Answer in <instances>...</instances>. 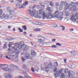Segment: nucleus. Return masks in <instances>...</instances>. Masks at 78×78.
<instances>
[{
  "mask_svg": "<svg viewBox=\"0 0 78 78\" xmlns=\"http://www.w3.org/2000/svg\"><path fill=\"white\" fill-rule=\"evenodd\" d=\"M56 45H58L59 46H61V44L58 43H57L56 44Z\"/></svg>",
  "mask_w": 78,
  "mask_h": 78,
  "instance_id": "obj_42",
  "label": "nucleus"
},
{
  "mask_svg": "<svg viewBox=\"0 0 78 78\" xmlns=\"http://www.w3.org/2000/svg\"><path fill=\"white\" fill-rule=\"evenodd\" d=\"M9 66L11 68H12V69H13L14 70H19V67L13 64H10Z\"/></svg>",
  "mask_w": 78,
  "mask_h": 78,
  "instance_id": "obj_10",
  "label": "nucleus"
},
{
  "mask_svg": "<svg viewBox=\"0 0 78 78\" xmlns=\"http://www.w3.org/2000/svg\"><path fill=\"white\" fill-rule=\"evenodd\" d=\"M31 52V55H33V56H34V55L36 53H35V51H34V50H32Z\"/></svg>",
  "mask_w": 78,
  "mask_h": 78,
  "instance_id": "obj_19",
  "label": "nucleus"
},
{
  "mask_svg": "<svg viewBox=\"0 0 78 78\" xmlns=\"http://www.w3.org/2000/svg\"><path fill=\"white\" fill-rule=\"evenodd\" d=\"M56 70H57V68H55L54 69V72H56Z\"/></svg>",
  "mask_w": 78,
  "mask_h": 78,
  "instance_id": "obj_50",
  "label": "nucleus"
},
{
  "mask_svg": "<svg viewBox=\"0 0 78 78\" xmlns=\"http://www.w3.org/2000/svg\"><path fill=\"white\" fill-rule=\"evenodd\" d=\"M7 11H9L10 10V7H8L7 8Z\"/></svg>",
  "mask_w": 78,
  "mask_h": 78,
  "instance_id": "obj_39",
  "label": "nucleus"
},
{
  "mask_svg": "<svg viewBox=\"0 0 78 78\" xmlns=\"http://www.w3.org/2000/svg\"><path fill=\"white\" fill-rule=\"evenodd\" d=\"M23 69L25 70L26 72H30V70H29V69L27 68H23Z\"/></svg>",
  "mask_w": 78,
  "mask_h": 78,
  "instance_id": "obj_25",
  "label": "nucleus"
},
{
  "mask_svg": "<svg viewBox=\"0 0 78 78\" xmlns=\"http://www.w3.org/2000/svg\"><path fill=\"white\" fill-rule=\"evenodd\" d=\"M74 4H75L74 2L73 5V7H72V9H73V10H75V9L76 8V6L75 5H74Z\"/></svg>",
  "mask_w": 78,
  "mask_h": 78,
  "instance_id": "obj_20",
  "label": "nucleus"
},
{
  "mask_svg": "<svg viewBox=\"0 0 78 78\" xmlns=\"http://www.w3.org/2000/svg\"><path fill=\"white\" fill-rule=\"evenodd\" d=\"M34 31H41V29H34Z\"/></svg>",
  "mask_w": 78,
  "mask_h": 78,
  "instance_id": "obj_31",
  "label": "nucleus"
},
{
  "mask_svg": "<svg viewBox=\"0 0 78 78\" xmlns=\"http://www.w3.org/2000/svg\"><path fill=\"white\" fill-rule=\"evenodd\" d=\"M61 27H62V30H65V27L62 26V25H61L60 26Z\"/></svg>",
  "mask_w": 78,
  "mask_h": 78,
  "instance_id": "obj_38",
  "label": "nucleus"
},
{
  "mask_svg": "<svg viewBox=\"0 0 78 78\" xmlns=\"http://www.w3.org/2000/svg\"><path fill=\"white\" fill-rule=\"evenodd\" d=\"M31 44L32 45H34V44H33L32 43H31Z\"/></svg>",
  "mask_w": 78,
  "mask_h": 78,
  "instance_id": "obj_61",
  "label": "nucleus"
},
{
  "mask_svg": "<svg viewBox=\"0 0 78 78\" xmlns=\"http://www.w3.org/2000/svg\"><path fill=\"white\" fill-rule=\"evenodd\" d=\"M22 67L23 68V69H25V68H27V66L25 65H23L22 66Z\"/></svg>",
  "mask_w": 78,
  "mask_h": 78,
  "instance_id": "obj_35",
  "label": "nucleus"
},
{
  "mask_svg": "<svg viewBox=\"0 0 78 78\" xmlns=\"http://www.w3.org/2000/svg\"><path fill=\"white\" fill-rule=\"evenodd\" d=\"M13 31H16V30H15V28H13Z\"/></svg>",
  "mask_w": 78,
  "mask_h": 78,
  "instance_id": "obj_58",
  "label": "nucleus"
},
{
  "mask_svg": "<svg viewBox=\"0 0 78 78\" xmlns=\"http://www.w3.org/2000/svg\"><path fill=\"white\" fill-rule=\"evenodd\" d=\"M64 61L65 62V63H67L66 61H67V58H64Z\"/></svg>",
  "mask_w": 78,
  "mask_h": 78,
  "instance_id": "obj_46",
  "label": "nucleus"
},
{
  "mask_svg": "<svg viewBox=\"0 0 78 78\" xmlns=\"http://www.w3.org/2000/svg\"><path fill=\"white\" fill-rule=\"evenodd\" d=\"M23 34H25V35H26V34H27L26 32H23Z\"/></svg>",
  "mask_w": 78,
  "mask_h": 78,
  "instance_id": "obj_54",
  "label": "nucleus"
},
{
  "mask_svg": "<svg viewBox=\"0 0 78 78\" xmlns=\"http://www.w3.org/2000/svg\"><path fill=\"white\" fill-rule=\"evenodd\" d=\"M15 58H16V57H15Z\"/></svg>",
  "mask_w": 78,
  "mask_h": 78,
  "instance_id": "obj_64",
  "label": "nucleus"
},
{
  "mask_svg": "<svg viewBox=\"0 0 78 78\" xmlns=\"http://www.w3.org/2000/svg\"><path fill=\"white\" fill-rule=\"evenodd\" d=\"M9 12H10L9 13L10 14H12L11 13H12L13 12H14V10H11L9 11Z\"/></svg>",
  "mask_w": 78,
  "mask_h": 78,
  "instance_id": "obj_36",
  "label": "nucleus"
},
{
  "mask_svg": "<svg viewBox=\"0 0 78 78\" xmlns=\"http://www.w3.org/2000/svg\"><path fill=\"white\" fill-rule=\"evenodd\" d=\"M42 40H43V39H39V41H40V42H42V41H43Z\"/></svg>",
  "mask_w": 78,
  "mask_h": 78,
  "instance_id": "obj_48",
  "label": "nucleus"
},
{
  "mask_svg": "<svg viewBox=\"0 0 78 78\" xmlns=\"http://www.w3.org/2000/svg\"><path fill=\"white\" fill-rule=\"evenodd\" d=\"M21 60L22 62H25V59L23 57H21Z\"/></svg>",
  "mask_w": 78,
  "mask_h": 78,
  "instance_id": "obj_33",
  "label": "nucleus"
},
{
  "mask_svg": "<svg viewBox=\"0 0 78 78\" xmlns=\"http://www.w3.org/2000/svg\"><path fill=\"white\" fill-rule=\"evenodd\" d=\"M68 72H69V70H68V69H66L65 70V71H64L65 73L66 74L67 73H68Z\"/></svg>",
  "mask_w": 78,
  "mask_h": 78,
  "instance_id": "obj_28",
  "label": "nucleus"
},
{
  "mask_svg": "<svg viewBox=\"0 0 78 78\" xmlns=\"http://www.w3.org/2000/svg\"><path fill=\"white\" fill-rule=\"evenodd\" d=\"M26 6H27L28 4V1H26L23 3Z\"/></svg>",
  "mask_w": 78,
  "mask_h": 78,
  "instance_id": "obj_27",
  "label": "nucleus"
},
{
  "mask_svg": "<svg viewBox=\"0 0 78 78\" xmlns=\"http://www.w3.org/2000/svg\"><path fill=\"white\" fill-rule=\"evenodd\" d=\"M62 70H60L59 73H55V75L54 76L55 78H57L59 74H60V73H61V75L60 76V78H65V76L64 75V73H62Z\"/></svg>",
  "mask_w": 78,
  "mask_h": 78,
  "instance_id": "obj_5",
  "label": "nucleus"
},
{
  "mask_svg": "<svg viewBox=\"0 0 78 78\" xmlns=\"http://www.w3.org/2000/svg\"><path fill=\"white\" fill-rule=\"evenodd\" d=\"M9 47H10L8 49L9 54H12L11 56L12 58L14 57H18V55L19 53V51L17 49H20L22 48V45L20 44H13L12 42H10L9 44Z\"/></svg>",
  "mask_w": 78,
  "mask_h": 78,
  "instance_id": "obj_1",
  "label": "nucleus"
},
{
  "mask_svg": "<svg viewBox=\"0 0 78 78\" xmlns=\"http://www.w3.org/2000/svg\"><path fill=\"white\" fill-rule=\"evenodd\" d=\"M4 76L5 78H11V75H9L8 74V73H5L4 74Z\"/></svg>",
  "mask_w": 78,
  "mask_h": 78,
  "instance_id": "obj_12",
  "label": "nucleus"
},
{
  "mask_svg": "<svg viewBox=\"0 0 78 78\" xmlns=\"http://www.w3.org/2000/svg\"><path fill=\"white\" fill-rule=\"evenodd\" d=\"M30 43L31 44L32 43V42H30Z\"/></svg>",
  "mask_w": 78,
  "mask_h": 78,
  "instance_id": "obj_63",
  "label": "nucleus"
},
{
  "mask_svg": "<svg viewBox=\"0 0 78 78\" xmlns=\"http://www.w3.org/2000/svg\"><path fill=\"white\" fill-rule=\"evenodd\" d=\"M70 31H73V29H71V30H70Z\"/></svg>",
  "mask_w": 78,
  "mask_h": 78,
  "instance_id": "obj_60",
  "label": "nucleus"
},
{
  "mask_svg": "<svg viewBox=\"0 0 78 78\" xmlns=\"http://www.w3.org/2000/svg\"><path fill=\"white\" fill-rule=\"evenodd\" d=\"M70 20L73 22L76 21L78 22V14L76 13L75 15H73L70 18Z\"/></svg>",
  "mask_w": 78,
  "mask_h": 78,
  "instance_id": "obj_4",
  "label": "nucleus"
},
{
  "mask_svg": "<svg viewBox=\"0 0 78 78\" xmlns=\"http://www.w3.org/2000/svg\"><path fill=\"white\" fill-rule=\"evenodd\" d=\"M13 1H14V0H11L10 1V2H11V3H12V2H13Z\"/></svg>",
  "mask_w": 78,
  "mask_h": 78,
  "instance_id": "obj_56",
  "label": "nucleus"
},
{
  "mask_svg": "<svg viewBox=\"0 0 78 78\" xmlns=\"http://www.w3.org/2000/svg\"><path fill=\"white\" fill-rule=\"evenodd\" d=\"M50 5H51V6H53V3H51V2H50Z\"/></svg>",
  "mask_w": 78,
  "mask_h": 78,
  "instance_id": "obj_49",
  "label": "nucleus"
},
{
  "mask_svg": "<svg viewBox=\"0 0 78 78\" xmlns=\"http://www.w3.org/2000/svg\"><path fill=\"white\" fill-rule=\"evenodd\" d=\"M2 70H4V71H5V72H11V69L8 67L3 68Z\"/></svg>",
  "mask_w": 78,
  "mask_h": 78,
  "instance_id": "obj_11",
  "label": "nucleus"
},
{
  "mask_svg": "<svg viewBox=\"0 0 78 78\" xmlns=\"http://www.w3.org/2000/svg\"><path fill=\"white\" fill-rule=\"evenodd\" d=\"M3 56V55L1 54H0V58L1 57H2Z\"/></svg>",
  "mask_w": 78,
  "mask_h": 78,
  "instance_id": "obj_55",
  "label": "nucleus"
},
{
  "mask_svg": "<svg viewBox=\"0 0 78 78\" xmlns=\"http://www.w3.org/2000/svg\"><path fill=\"white\" fill-rule=\"evenodd\" d=\"M31 70L33 72H34V68H32L31 69Z\"/></svg>",
  "mask_w": 78,
  "mask_h": 78,
  "instance_id": "obj_47",
  "label": "nucleus"
},
{
  "mask_svg": "<svg viewBox=\"0 0 78 78\" xmlns=\"http://www.w3.org/2000/svg\"><path fill=\"white\" fill-rule=\"evenodd\" d=\"M58 65V62H55L54 64V67H57Z\"/></svg>",
  "mask_w": 78,
  "mask_h": 78,
  "instance_id": "obj_23",
  "label": "nucleus"
},
{
  "mask_svg": "<svg viewBox=\"0 0 78 78\" xmlns=\"http://www.w3.org/2000/svg\"><path fill=\"white\" fill-rule=\"evenodd\" d=\"M27 12L29 14H30V16L31 17H33L34 16L38 17V16L40 15V13H39L38 12H36L35 10L34 11L33 10L32 11L31 9H29L27 10Z\"/></svg>",
  "mask_w": 78,
  "mask_h": 78,
  "instance_id": "obj_3",
  "label": "nucleus"
},
{
  "mask_svg": "<svg viewBox=\"0 0 78 78\" xmlns=\"http://www.w3.org/2000/svg\"><path fill=\"white\" fill-rule=\"evenodd\" d=\"M52 41H53V42H55V41H56V39H52Z\"/></svg>",
  "mask_w": 78,
  "mask_h": 78,
  "instance_id": "obj_53",
  "label": "nucleus"
},
{
  "mask_svg": "<svg viewBox=\"0 0 78 78\" xmlns=\"http://www.w3.org/2000/svg\"><path fill=\"white\" fill-rule=\"evenodd\" d=\"M22 29H24V30H27V27H26L25 26H23L22 27Z\"/></svg>",
  "mask_w": 78,
  "mask_h": 78,
  "instance_id": "obj_21",
  "label": "nucleus"
},
{
  "mask_svg": "<svg viewBox=\"0 0 78 78\" xmlns=\"http://www.w3.org/2000/svg\"><path fill=\"white\" fill-rule=\"evenodd\" d=\"M30 37H32V34H30Z\"/></svg>",
  "mask_w": 78,
  "mask_h": 78,
  "instance_id": "obj_57",
  "label": "nucleus"
},
{
  "mask_svg": "<svg viewBox=\"0 0 78 78\" xmlns=\"http://www.w3.org/2000/svg\"><path fill=\"white\" fill-rule=\"evenodd\" d=\"M18 29L20 30V32H21V33H22V32H23V30L22 29H21L19 27L18 28Z\"/></svg>",
  "mask_w": 78,
  "mask_h": 78,
  "instance_id": "obj_32",
  "label": "nucleus"
},
{
  "mask_svg": "<svg viewBox=\"0 0 78 78\" xmlns=\"http://www.w3.org/2000/svg\"><path fill=\"white\" fill-rule=\"evenodd\" d=\"M70 53L72 55H73V56H75V55H76V52L74 51H71Z\"/></svg>",
  "mask_w": 78,
  "mask_h": 78,
  "instance_id": "obj_18",
  "label": "nucleus"
},
{
  "mask_svg": "<svg viewBox=\"0 0 78 78\" xmlns=\"http://www.w3.org/2000/svg\"><path fill=\"white\" fill-rule=\"evenodd\" d=\"M38 39H44V37L41 36L39 35L38 37Z\"/></svg>",
  "mask_w": 78,
  "mask_h": 78,
  "instance_id": "obj_26",
  "label": "nucleus"
},
{
  "mask_svg": "<svg viewBox=\"0 0 78 78\" xmlns=\"http://www.w3.org/2000/svg\"><path fill=\"white\" fill-rule=\"evenodd\" d=\"M25 6H26V5L23 4L20 7V8H25Z\"/></svg>",
  "mask_w": 78,
  "mask_h": 78,
  "instance_id": "obj_24",
  "label": "nucleus"
},
{
  "mask_svg": "<svg viewBox=\"0 0 78 78\" xmlns=\"http://www.w3.org/2000/svg\"><path fill=\"white\" fill-rule=\"evenodd\" d=\"M6 65H7V64H2V65H1L0 64V67L1 68H2V67H5V66Z\"/></svg>",
  "mask_w": 78,
  "mask_h": 78,
  "instance_id": "obj_22",
  "label": "nucleus"
},
{
  "mask_svg": "<svg viewBox=\"0 0 78 78\" xmlns=\"http://www.w3.org/2000/svg\"><path fill=\"white\" fill-rule=\"evenodd\" d=\"M3 12V11L2 9H0V15H1L2 13Z\"/></svg>",
  "mask_w": 78,
  "mask_h": 78,
  "instance_id": "obj_45",
  "label": "nucleus"
},
{
  "mask_svg": "<svg viewBox=\"0 0 78 78\" xmlns=\"http://www.w3.org/2000/svg\"><path fill=\"white\" fill-rule=\"evenodd\" d=\"M73 71L72 70H70L69 71V77L70 78H71L72 77V75H73Z\"/></svg>",
  "mask_w": 78,
  "mask_h": 78,
  "instance_id": "obj_15",
  "label": "nucleus"
},
{
  "mask_svg": "<svg viewBox=\"0 0 78 78\" xmlns=\"http://www.w3.org/2000/svg\"><path fill=\"white\" fill-rule=\"evenodd\" d=\"M21 5V4H20V3H18L16 5V6L17 7H19Z\"/></svg>",
  "mask_w": 78,
  "mask_h": 78,
  "instance_id": "obj_29",
  "label": "nucleus"
},
{
  "mask_svg": "<svg viewBox=\"0 0 78 78\" xmlns=\"http://www.w3.org/2000/svg\"><path fill=\"white\" fill-rule=\"evenodd\" d=\"M51 47L52 48H56L57 47V46L55 45H52L51 46Z\"/></svg>",
  "mask_w": 78,
  "mask_h": 78,
  "instance_id": "obj_43",
  "label": "nucleus"
},
{
  "mask_svg": "<svg viewBox=\"0 0 78 78\" xmlns=\"http://www.w3.org/2000/svg\"><path fill=\"white\" fill-rule=\"evenodd\" d=\"M74 4V2H71V4H69L68 7H67L64 8L65 11H66V10H68V9L70 10V11H71V10L72 9V7H73V6Z\"/></svg>",
  "mask_w": 78,
  "mask_h": 78,
  "instance_id": "obj_7",
  "label": "nucleus"
},
{
  "mask_svg": "<svg viewBox=\"0 0 78 78\" xmlns=\"http://www.w3.org/2000/svg\"><path fill=\"white\" fill-rule=\"evenodd\" d=\"M23 49L24 51H27L28 49V47L26 46L25 45H24V46L23 47Z\"/></svg>",
  "mask_w": 78,
  "mask_h": 78,
  "instance_id": "obj_14",
  "label": "nucleus"
},
{
  "mask_svg": "<svg viewBox=\"0 0 78 78\" xmlns=\"http://www.w3.org/2000/svg\"><path fill=\"white\" fill-rule=\"evenodd\" d=\"M48 34L49 35H51V36H55V35L54 34H53L52 33H48Z\"/></svg>",
  "mask_w": 78,
  "mask_h": 78,
  "instance_id": "obj_37",
  "label": "nucleus"
},
{
  "mask_svg": "<svg viewBox=\"0 0 78 78\" xmlns=\"http://www.w3.org/2000/svg\"><path fill=\"white\" fill-rule=\"evenodd\" d=\"M54 27H58V26L56 24H54Z\"/></svg>",
  "mask_w": 78,
  "mask_h": 78,
  "instance_id": "obj_51",
  "label": "nucleus"
},
{
  "mask_svg": "<svg viewBox=\"0 0 78 78\" xmlns=\"http://www.w3.org/2000/svg\"><path fill=\"white\" fill-rule=\"evenodd\" d=\"M52 67H53V66L52 65V63H50L48 64V66H47L44 67V69H45V71L46 72L48 73V70H49V68H52Z\"/></svg>",
  "mask_w": 78,
  "mask_h": 78,
  "instance_id": "obj_8",
  "label": "nucleus"
},
{
  "mask_svg": "<svg viewBox=\"0 0 78 78\" xmlns=\"http://www.w3.org/2000/svg\"><path fill=\"white\" fill-rule=\"evenodd\" d=\"M30 1H31L32 2H36V0H30Z\"/></svg>",
  "mask_w": 78,
  "mask_h": 78,
  "instance_id": "obj_52",
  "label": "nucleus"
},
{
  "mask_svg": "<svg viewBox=\"0 0 78 78\" xmlns=\"http://www.w3.org/2000/svg\"><path fill=\"white\" fill-rule=\"evenodd\" d=\"M50 7H48L47 9L48 11L45 14V12H43L42 10L41 9L40 10L39 13L40 15H43V19H44L45 17L47 18V19H51V18L52 17V15L51 14V11H50Z\"/></svg>",
  "mask_w": 78,
  "mask_h": 78,
  "instance_id": "obj_2",
  "label": "nucleus"
},
{
  "mask_svg": "<svg viewBox=\"0 0 78 78\" xmlns=\"http://www.w3.org/2000/svg\"><path fill=\"white\" fill-rule=\"evenodd\" d=\"M7 47V44H4V46H3V48H6Z\"/></svg>",
  "mask_w": 78,
  "mask_h": 78,
  "instance_id": "obj_34",
  "label": "nucleus"
},
{
  "mask_svg": "<svg viewBox=\"0 0 78 78\" xmlns=\"http://www.w3.org/2000/svg\"><path fill=\"white\" fill-rule=\"evenodd\" d=\"M62 5L61 4V5H59V8L60 9H62V8H63V5Z\"/></svg>",
  "mask_w": 78,
  "mask_h": 78,
  "instance_id": "obj_30",
  "label": "nucleus"
},
{
  "mask_svg": "<svg viewBox=\"0 0 78 78\" xmlns=\"http://www.w3.org/2000/svg\"><path fill=\"white\" fill-rule=\"evenodd\" d=\"M58 11H56L55 12V14H54V16H52L51 17H56L57 18H58V19H59L60 20H61L62 19V17L59 16V15H58L56 14V13H58Z\"/></svg>",
  "mask_w": 78,
  "mask_h": 78,
  "instance_id": "obj_9",
  "label": "nucleus"
},
{
  "mask_svg": "<svg viewBox=\"0 0 78 78\" xmlns=\"http://www.w3.org/2000/svg\"><path fill=\"white\" fill-rule=\"evenodd\" d=\"M23 54V55H25L24 58H25L26 59H31L32 58V57H31L30 54L27 52H24Z\"/></svg>",
  "mask_w": 78,
  "mask_h": 78,
  "instance_id": "obj_6",
  "label": "nucleus"
},
{
  "mask_svg": "<svg viewBox=\"0 0 78 78\" xmlns=\"http://www.w3.org/2000/svg\"><path fill=\"white\" fill-rule=\"evenodd\" d=\"M55 14H56V15H59V16H62V15H63V13L62 12H60L58 13Z\"/></svg>",
  "mask_w": 78,
  "mask_h": 78,
  "instance_id": "obj_16",
  "label": "nucleus"
},
{
  "mask_svg": "<svg viewBox=\"0 0 78 78\" xmlns=\"http://www.w3.org/2000/svg\"><path fill=\"white\" fill-rule=\"evenodd\" d=\"M55 6H59V3L56 2L55 3Z\"/></svg>",
  "mask_w": 78,
  "mask_h": 78,
  "instance_id": "obj_44",
  "label": "nucleus"
},
{
  "mask_svg": "<svg viewBox=\"0 0 78 78\" xmlns=\"http://www.w3.org/2000/svg\"><path fill=\"white\" fill-rule=\"evenodd\" d=\"M61 5H64V6H67V5H68V3H67V2H64V1H62L61 2Z\"/></svg>",
  "mask_w": 78,
  "mask_h": 78,
  "instance_id": "obj_13",
  "label": "nucleus"
},
{
  "mask_svg": "<svg viewBox=\"0 0 78 78\" xmlns=\"http://www.w3.org/2000/svg\"><path fill=\"white\" fill-rule=\"evenodd\" d=\"M6 58L8 59H11V58L9 57V56H8L7 55L6 56Z\"/></svg>",
  "mask_w": 78,
  "mask_h": 78,
  "instance_id": "obj_40",
  "label": "nucleus"
},
{
  "mask_svg": "<svg viewBox=\"0 0 78 78\" xmlns=\"http://www.w3.org/2000/svg\"><path fill=\"white\" fill-rule=\"evenodd\" d=\"M5 17H7V19H8L9 17V16L8 15H6L5 16Z\"/></svg>",
  "mask_w": 78,
  "mask_h": 78,
  "instance_id": "obj_41",
  "label": "nucleus"
},
{
  "mask_svg": "<svg viewBox=\"0 0 78 78\" xmlns=\"http://www.w3.org/2000/svg\"><path fill=\"white\" fill-rule=\"evenodd\" d=\"M67 10H65L64 11V12H65V13H66V16H69V12L67 11H67Z\"/></svg>",
  "mask_w": 78,
  "mask_h": 78,
  "instance_id": "obj_17",
  "label": "nucleus"
},
{
  "mask_svg": "<svg viewBox=\"0 0 78 78\" xmlns=\"http://www.w3.org/2000/svg\"><path fill=\"white\" fill-rule=\"evenodd\" d=\"M8 28H11V26H8Z\"/></svg>",
  "mask_w": 78,
  "mask_h": 78,
  "instance_id": "obj_59",
  "label": "nucleus"
},
{
  "mask_svg": "<svg viewBox=\"0 0 78 78\" xmlns=\"http://www.w3.org/2000/svg\"><path fill=\"white\" fill-rule=\"evenodd\" d=\"M35 5H34L33 6V8H35Z\"/></svg>",
  "mask_w": 78,
  "mask_h": 78,
  "instance_id": "obj_62",
  "label": "nucleus"
}]
</instances>
